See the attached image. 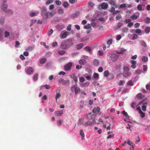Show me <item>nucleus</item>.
<instances>
[{
    "mask_svg": "<svg viewBox=\"0 0 150 150\" xmlns=\"http://www.w3.org/2000/svg\"><path fill=\"white\" fill-rule=\"evenodd\" d=\"M92 119H93V120L92 121H88L86 122L84 120V118H80L79 120L78 124L81 125H83L85 126H91L93 124H94L96 123V122L95 118L93 119V118H92Z\"/></svg>",
    "mask_w": 150,
    "mask_h": 150,
    "instance_id": "1",
    "label": "nucleus"
},
{
    "mask_svg": "<svg viewBox=\"0 0 150 150\" xmlns=\"http://www.w3.org/2000/svg\"><path fill=\"white\" fill-rule=\"evenodd\" d=\"M71 90L72 91H74L75 93L77 95V93L80 92V88L77 87L76 84L73 85L71 88Z\"/></svg>",
    "mask_w": 150,
    "mask_h": 150,
    "instance_id": "2",
    "label": "nucleus"
},
{
    "mask_svg": "<svg viewBox=\"0 0 150 150\" xmlns=\"http://www.w3.org/2000/svg\"><path fill=\"white\" fill-rule=\"evenodd\" d=\"M41 14L43 18L47 19L48 16V12H47L46 9H42Z\"/></svg>",
    "mask_w": 150,
    "mask_h": 150,
    "instance_id": "3",
    "label": "nucleus"
},
{
    "mask_svg": "<svg viewBox=\"0 0 150 150\" xmlns=\"http://www.w3.org/2000/svg\"><path fill=\"white\" fill-rule=\"evenodd\" d=\"M108 6V4L105 2L102 3L100 5H99L98 6V8L99 9L101 7V8L103 10H105L107 9Z\"/></svg>",
    "mask_w": 150,
    "mask_h": 150,
    "instance_id": "4",
    "label": "nucleus"
},
{
    "mask_svg": "<svg viewBox=\"0 0 150 150\" xmlns=\"http://www.w3.org/2000/svg\"><path fill=\"white\" fill-rule=\"evenodd\" d=\"M72 63L69 62L64 66V70L66 71H69L70 70L72 66Z\"/></svg>",
    "mask_w": 150,
    "mask_h": 150,
    "instance_id": "5",
    "label": "nucleus"
},
{
    "mask_svg": "<svg viewBox=\"0 0 150 150\" xmlns=\"http://www.w3.org/2000/svg\"><path fill=\"white\" fill-rule=\"evenodd\" d=\"M59 81L60 83H62L64 85H65L67 83H69V80H65L63 79H60L59 80Z\"/></svg>",
    "mask_w": 150,
    "mask_h": 150,
    "instance_id": "6",
    "label": "nucleus"
},
{
    "mask_svg": "<svg viewBox=\"0 0 150 150\" xmlns=\"http://www.w3.org/2000/svg\"><path fill=\"white\" fill-rule=\"evenodd\" d=\"M7 1V0H3V1L4 4L1 7V9L4 11H6L8 5L5 4Z\"/></svg>",
    "mask_w": 150,
    "mask_h": 150,
    "instance_id": "7",
    "label": "nucleus"
},
{
    "mask_svg": "<svg viewBox=\"0 0 150 150\" xmlns=\"http://www.w3.org/2000/svg\"><path fill=\"white\" fill-rule=\"evenodd\" d=\"M67 47V43L65 42H62L61 45V47L62 49L63 50L66 49Z\"/></svg>",
    "mask_w": 150,
    "mask_h": 150,
    "instance_id": "8",
    "label": "nucleus"
},
{
    "mask_svg": "<svg viewBox=\"0 0 150 150\" xmlns=\"http://www.w3.org/2000/svg\"><path fill=\"white\" fill-rule=\"evenodd\" d=\"M80 13V12L79 11H77L76 13L73 14L71 16V18H74L78 17Z\"/></svg>",
    "mask_w": 150,
    "mask_h": 150,
    "instance_id": "9",
    "label": "nucleus"
},
{
    "mask_svg": "<svg viewBox=\"0 0 150 150\" xmlns=\"http://www.w3.org/2000/svg\"><path fill=\"white\" fill-rule=\"evenodd\" d=\"M100 110L99 107H97L94 108L92 110L93 112L94 113H98Z\"/></svg>",
    "mask_w": 150,
    "mask_h": 150,
    "instance_id": "10",
    "label": "nucleus"
},
{
    "mask_svg": "<svg viewBox=\"0 0 150 150\" xmlns=\"http://www.w3.org/2000/svg\"><path fill=\"white\" fill-rule=\"evenodd\" d=\"M70 77L71 78L73 79L74 81L76 82L78 81V79L77 77L76 76L75 74H73L70 75Z\"/></svg>",
    "mask_w": 150,
    "mask_h": 150,
    "instance_id": "11",
    "label": "nucleus"
},
{
    "mask_svg": "<svg viewBox=\"0 0 150 150\" xmlns=\"http://www.w3.org/2000/svg\"><path fill=\"white\" fill-rule=\"evenodd\" d=\"M72 40L71 39H68L67 40V46L68 47H70L73 45V43L72 42Z\"/></svg>",
    "mask_w": 150,
    "mask_h": 150,
    "instance_id": "12",
    "label": "nucleus"
},
{
    "mask_svg": "<svg viewBox=\"0 0 150 150\" xmlns=\"http://www.w3.org/2000/svg\"><path fill=\"white\" fill-rule=\"evenodd\" d=\"M33 69L32 67H30L27 70L26 72L28 74H30L33 71Z\"/></svg>",
    "mask_w": 150,
    "mask_h": 150,
    "instance_id": "13",
    "label": "nucleus"
},
{
    "mask_svg": "<svg viewBox=\"0 0 150 150\" xmlns=\"http://www.w3.org/2000/svg\"><path fill=\"white\" fill-rule=\"evenodd\" d=\"M63 113V112L62 110L59 111H56L55 112V114L57 116H61Z\"/></svg>",
    "mask_w": 150,
    "mask_h": 150,
    "instance_id": "14",
    "label": "nucleus"
},
{
    "mask_svg": "<svg viewBox=\"0 0 150 150\" xmlns=\"http://www.w3.org/2000/svg\"><path fill=\"white\" fill-rule=\"evenodd\" d=\"M118 55L116 54H113L112 56V60L113 61L115 62L116 61L118 58Z\"/></svg>",
    "mask_w": 150,
    "mask_h": 150,
    "instance_id": "15",
    "label": "nucleus"
},
{
    "mask_svg": "<svg viewBox=\"0 0 150 150\" xmlns=\"http://www.w3.org/2000/svg\"><path fill=\"white\" fill-rule=\"evenodd\" d=\"M86 63V61L84 59H81L79 61V63L81 65L85 64Z\"/></svg>",
    "mask_w": 150,
    "mask_h": 150,
    "instance_id": "16",
    "label": "nucleus"
},
{
    "mask_svg": "<svg viewBox=\"0 0 150 150\" xmlns=\"http://www.w3.org/2000/svg\"><path fill=\"white\" fill-rule=\"evenodd\" d=\"M69 33L68 32H66L64 33L60 37L61 39H64L67 36L69 35Z\"/></svg>",
    "mask_w": 150,
    "mask_h": 150,
    "instance_id": "17",
    "label": "nucleus"
},
{
    "mask_svg": "<svg viewBox=\"0 0 150 150\" xmlns=\"http://www.w3.org/2000/svg\"><path fill=\"white\" fill-rule=\"evenodd\" d=\"M83 43L78 44L76 45V48L78 50L80 49L83 47Z\"/></svg>",
    "mask_w": 150,
    "mask_h": 150,
    "instance_id": "18",
    "label": "nucleus"
},
{
    "mask_svg": "<svg viewBox=\"0 0 150 150\" xmlns=\"http://www.w3.org/2000/svg\"><path fill=\"white\" fill-rule=\"evenodd\" d=\"M90 84V83L88 81H87L84 83H82L81 85V87H85L88 86Z\"/></svg>",
    "mask_w": 150,
    "mask_h": 150,
    "instance_id": "19",
    "label": "nucleus"
},
{
    "mask_svg": "<svg viewBox=\"0 0 150 150\" xmlns=\"http://www.w3.org/2000/svg\"><path fill=\"white\" fill-rule=\"evenodd\" d=\"M46 61L47 59L45 58H43L40 60V62L41 64H44L46 62Z\"/></svg>",
    "mask_w": 150,
    "mask_h": 150,
    "instance_id": "20",
    "label": "nucleus"
},
{
    "mask_svg": "<svg viewBox=\"0 0 150 150\" xmlns=\"http://www.w3.org/2000/svg\"><path fill=\"white\" fill-rule=\"evenodd\" d=\"M131 74L129 72H123V75L124 77H127L128 76H130L131 75Z\"/></svg>",
    "mask_w": 150,
    "mask_h": 150,
    "instance_id": "21",
    "label": "nucleus"
},
{
    "mask_svg": "<svg viewBox=\"0 0 150 150\" xmlns=\"http://www.w3.org/2000/svg\"><path fill=\"white\" fill-rule=\"evenodd\" d=\"M142 104H143V105H147V103L146 102H145V100L144 99H143L141 101L139 102L138 105H139Z\"/></svg>",
    "mask_w": 150,
    "mask_h": 150,
    "instance_id": "22",
    "label": "nucleus"
},
{
    "mask_svg": "<svg viewBox=\"0 0 150 150\" xmlns=\"http://www.w3.org/2000/svg\"><path fill=\"white\" fill-rule=\"evenodd\" d=\"M80 135L81 136V139H83L84 137V134L82 129L80 130Z\"/></svg>",
    "mask_w": 150,
    "mask_h": 150,
    "instance_id": "23",
    "label": "nucleus"
},
{
    "mask_svg": "<svg viewBox=\"0 0 150 150\" xmlns=\"http://www.w3.org/2000/svg\"><path fill=\"white\" fill-rule=\"evenodd\" d=\"M93 62L94 65L95 66H97L98 65L99 63L98 60L96 59L94 60Z\"/></svg>",
    "mask_w": 150,
    "mask_h": 150,
    "instance_id": "24",
    "label": "nucleus"
},
{
    "mask_svg": "<svg viewBox=\"0 0 150 150\" xmlns=\"http://www.w3.org/2000/svg\"><path fill=\"white\" fill-rule=\"evenodd\" d=\"M122 113L123 115L126 116V118L127 119H128V118L129 117V116L128 115L127 113L126 112L125 110L123 111L122 112Z\"/></svg>",
    "mask_w": 150,
    "mask_h": 150,
    "instance_id": "25",
    "label": "nucleus"
},
{
    "mask_svg": "<svg viewBox=\"0 0 150 150\" xmlns=\"http://www.w3.org/2000/svg\"><path fill=\"white\" fill-rule=\"evenodd\" d=\"M66 53L65 51L64 50H59L58 51V53L60 55H63Z\"/></svg>",
    "mask_w": 150,
    "mask_h": 150,
    "instance_id": "26",
    "label": "nucleus"
},
{
    "mask_svg": "<svg viewBox=\"0 0 150 150\" xmlns=\"http://www.w3.org/2000/svg\"><path fill=\"white\" fill-rule=\"evenodd\" d=\"M3 33V29H0V40H2V36Z\"/></svg>",
    "mask_w": 150,
    "mask_h": 150,
    "instance_id": "27",
    "label": "nucleus"
},
{
    "mask_svg": "<svg viewBox=\"0 0 150 150\" xmlns=\"http://www.w3.org/2000/svg\"><path fill=\"white\" fill-rule=\"evenodd\" d=\"M138 105H137L136 103L134 102H133L131 104V107L133 108H135Z\"/></svg>",
    "mask_w": 150,
    "mask_h": 150,
    "instance_id": "28",
    "label": "nucleus"
},
{
    "mask_svg": "<svg viewBox=\"0 0 150 150\" xmlns=\"http://www.w3.org/2000/svg\"><path fill=\"white\" fill-rule=\"evenodd\" d=\"M142 60L143 62H145L148 61V58L146 57L143 56L142 57Z\"/></svg>",
    "mask_w": 150,
    "mask_h": 150,
    "instance_id": "29",
    "label": "nucleus"
},
{
    "mask_svg": "<svg viewBox=\"0 0 150 150\" xmlns=\"http://www.w3.org/2000/svg\"><path fill=\"white\" fill-rule=\"evenodd\" d=\"M84 49L86 51H87L88 52H90V53H91V50L89 47L88 46L84 48Z\"/></svg>",
    "mask_w": 150,
    "mask_h": 150,
    "instance_id": "30",
    "label": "nucleus"
},
{
    "mask_svg": "<svg viewBox=\"0 0 150 150\" xmlns=\"http://www.w3.org/2000/svg\"><path fill=\"white\" fill-rule=\"evenodd\" d=\"M144 21L146 23H149L150 22V18L147 17L144 19Z\"/></svg>",
    "mask_w": 150,
    "mask_h": 150,
    "instance_id": "31",
    "label": "nucleus"
},
{
    "mask_svg": "<svg viewBox=\"0 0 150 150\" xmlns=\"http://www.w3.org/2000/svg\"><path fill=\"white\" fill-rule=\"evenodd\" d=\"M109 4L112 6H115L116 4L115 2L113 0H110L108 2Z\"/></svg>",
    "mask_w": 150,
    "mask_h": 150,
    "instance_id": "32",
    "label": "nucleus"
},
{
    "mask_svg": "<svg viewBox=\"0 0 150 150\" xmlns=\"http://www.w3.org/2000/svg\"><path fill=\"white\" fill-rule=\"evenodd\" d=\"M142 94L141 93H139L137 95V98L138 99H142Z\"/></svg>",
    "mask_w": 150,
    "mask_h": 150,
    "instance_id": "33",
    "label": "nucleus"
},
{
    "mask_svg": "<svg viewBox=\"0 0 150 150\" xmlns=\"http://www.w3.org/2000/svg\"><path fill=\"white\" fill-rule=\"evenodd\" d=\"M131 18L132 19L134 20L137 19V15L135 14H133L131 16Z\"/></svg>",
    "mask_w": 150,
    "mask_h": 150,
    "instance_id": "34",
    "label": "nucleus"
},
{
    "mask_svg": "<svg viewBox=\"0 0 150 150\" xmlns=\"http://www.w3.org/2000/svg\"><path fill=\"white\" fill-rule=\"evenodd\" d=\"M61 94L59 93H58L56 94L55 98H56V102H57V99L58 98H59L61 96Z\"/></svg>",
    "mask_w": 150,
    "mask_h": 150,
    "instance_id": "35",
    "label": "nucleus"
},
{
    "mask_svg": "<svg viewBox=\"0 0 150 150\" xmlns=\"http://www.w3.org/2000/svg\"><path fill=\"white\" fill-rule=\"evenodd\" d=\"M69 4L67 2H66V1L64 2L63 3V6L64 8H67V7H68V6H69Z\"/></svg>",
    "mask_w": 150,
    "mask_h": 150,
    "instance_id": "36",
    "label": "nucleus"
},
{
    "mask_svg": "<svg viewBox=\"0 0 150 150\" xmlns=\"http://www.w3.org/2000/svg\"><path fill=\"white\" fill-rule=\"evenodd\" d=\"M38 74H35L33 77V79L35 81H36L38 79Z\"/></svg>",
    "mask_w": 150,
    "mask_h": 150,
    "instance_id": "37",
    "label": "nucleus"
},
{
    "mask_svg": "<svg viewBox=\"0 0 150 150\" xmlns=\"http://www.w3.org/2000/svg\"><path fill=\"white\" fill-rule=\"evenodd\" d=\"M145 31L146 33H149L150 31V27H146L145 29Z\"/></svg>",
    "mask_w": 150,
    "mask_h": 150,
    "instance_id": "38",
    "label": "nucleus"
},
{
    "mask_svg": "<svg viewBox=\"0 0 150 150\" xmlns=\"http://www.w3.org/2000/svg\"><path fill=\"white\" fill-rule=\"evenodd\" d=\"M104 75L105 76L107 77L109 75V73L108 70H106L105 71L104 73Z\"/></svg>",
    "mask_w": 150,
    "mask_h": 150,
    "instance_id": "39",
    "label": "nucleus"
},
{
    "mask_svg": "<svg viewBox=\"0 0 150 150\" xmlns=\"http://www.w3.org/2000/svg\"><path fill=\"white\" fill-rule=\"evenodd\" d=\"M53 31L52 29H50L48 31V35L49 36L51 35L53 33Z\"/></svg>",
    "mask_w": 150,
    "mask_h": 150,
    "instance_id": "40",
    "label": "nucleus"
},
{
    "mask_svg": "<svg viewBox=\"0 0 150 150\" xmlns=\"http://www.w3.org/2000/svg\"><path fill=\"white\" fill-rule=\"evenodd\" d=\"M10 33L9 32L6 31L4 34V36L5 38H7L10 35Z\"/></svg>",
    "mask_w": 150,
    "mask_h": 150,
    "instance_id": "41",
    "label": "nucleus"
},
{
    "mask_svg": "<svg viewBox=\"0 0 150 150\" xmlns=\"http://www.w3.org/2000/svg\"><path fill=\"white\" fill-rule=\"evenodd\" d=\"M91 26L89 24H87L85 25L84 28L85 29H88L91 28Z\"/></svg>",
    "mask_w": 150,
    "mask_h": 150,
    "instance_id": "42",
    "label": "nucleus"
},
{
    "mask_svg": "<svg viewBox=\"0 0 150 150\" xmlns=\"http://www.w3.org/2000/svg\"><path fill=\"white\" fill-rule=\"evenodd\" d=\"M112 42V39H110L108 40L107 42V44L109 45L111 44Z\"/></svg>",
    "mask_w": 150,
    "mask_h": 150,
    "instance_id": "43",
    "label": "nucleus"
},
{
    "mask_svg": "<svg viewBox=\"0 0 150 150\" xmlns=\"http://www.w3.org/2000/svg\"><path fill=\"white\" fill-rule=\"evenodd\" d=\"M141 115V118H143L145 116V114L144 112H143L142 111L139 113Z\"/></svg>",
    "mask_w": 150,
    "mask_h": 150,
    "instance_id": "44",
    "label": "nucleus"
},
{
    "mask_svg": "<svg viewBox=\"0 0 150 150\" xmlns=\"http://www.w3.org/2000/svg\"><path fill=\"white\" fill-rule=\"evenodd\" d=\"M146 105H144L142 107V110H143L144 111H146Z\"/></svg>",
    "mask_w": 150,
    "mask_h": 150,
    "instance_id": "45",
    "label": "nucleus"
},
{
    "mask_svg": "<svg viewBox=\"0 0 150 150\" xmlns=\"http://www.w3.org/2000/svg\"><path fill=\"white\" fill-rule=\"evenodd\" d=\"M143 71L145 72L146 71L147 69V67L146 65H143Z\"/></svg>",
    "mask_w": 150,
    "mask_h": 150,
    "instance_id": "46",
    "label": "nucleus"
},
{
    "mask_svg": "<svg viewBox=\"0 0 150 150\" xmlns=\"http://www.w3.org/2000/svg\"><path fill=\"white\" fill-rule=\"evenodd\" d=\"M58 13L59 14H63L64 13V11L62 9H59L58 10Z\"/></svg>",
    "mask_w": 150,
    "mask_h": 150,
    "instance_id": "47",
    "label": "nucleus"
},
{
    "mask_svg": "<svg viewBox=\"0 0 150 150\" xmlns=\"http://www.w3.org/2000/svg\"><path fill=\"white\" fill-rule=\"evenodd\" d=\"M141 44L144 47H146V43L144 41H142L141 42Z\"/></svg>",
    "mask_w": 150,
    "mask_h": 150,
    "instance_id": "48",
    "label": "nucleus"
},
{
    "mask_svg": "<svg viewBox=\"0 0 150 150\" xmlns=\"http://www.w3.org/2000/svg\"><path fill=\"white\" fill-rule=\"evenodd\" d=\"M122 25V24L121 23H119L117 24V29H118L120 28Z\"/></svg>",
    "mask_w": 150,
    "mask_h": 150,
    "instance_id": "49",
    "label": "nucleus"
},
{
    "mask_svg": "<svg viewBox=\"0 0 150 150\" xmlns=\"http://www.w3.org/2000/svg\"><path fill=\"white\" fill-rule=\"evenodd\" d=\"M115 11V8L113 7H112L109 9V11L111 12H114Z\"/></svg>",
    "mask_w": 150,
    "mask_h": 150,
    "instance_id": "50",
    "label": "nucleus"
},
{
    "mask_svg": "<svg viewBox=\"0 0 150 150\" xmlns=\"http://www.w3.org/2000/svg\"><path fill=\"white\" fill-rule=\"evenodd\" d=\"M33 47H29L27 48V49H26V50H28L29 51H31L33 50Z\"/></svg>",
    "mask_w": 150,
    "mask_h": 150,
    "instance_id": "51",
    "label": "nucleus"
},
{
    "mask_svg": "<svg viewBox=\"0 0 150 150\" xmlns=\"http://www.w3.org/2000/svg\"><path fill=\"white\" fill-rule=\"evenodd\" d=\"M123 69L124 70L126 71H128L129 70L128 67L126 66L124 67Z\"/></svg>",
    "mask_w": 150,
    "mask_h": 150,
    "instance_id": "52",
    "label": "nucleus"
},
{
    "mask_svg": "<svg viewBox=\"0 0 150 150\" xmlns=\"http://www.w3.org/2000/svg\"><path fill=\"white\" fill-rule=\"evenodd\" d=\"M79 81L80 82H83L85 81V79L83 77H81L79 78Z\"/></svg>",
    "mask_w": 150,
    "mask_h": 150,
    "instance_id": "53",
    "label": "nucleus"
},
{
    "mask_svg": "<svg viewBox=\"0 0 150 150\" xmlns=\"http://www.w3.org/2000/svg\"><path fill=\"white\" fill-rule=\"evenodd\" d=\"M135 32L139 34L141 33V30L140 29H137L135 30Z\"/></svg>",
    "mask_w": 150,
    "mask_h": 150,
    "instance_id": "54",
    "label": "nucleus"
},
{
    "mask_svg": "<svg viewBox=\"0 0 150 150\" xmlns=\"http://www.w3.org/2000/svg\"><path fill=\"white\" fill-rule=\"evenodd\" d=\"M146 87L147 90H150V84H148L146 85Z\"/></svg>",
    "mask_w": 150,
    "mask_h": 150,
    "instance_id": "55",
    "label": "nucleus"
},
{
    "mask_svg": "<svg viewBox=\"0 0 150 150\" xmlns=\"http://www.w3.org/2000/svg\"><path fill=\"white\" fill-rule=\"evenodd\" d=\"M4 19L3 18H0V22L1 24H2L4 22Z\"/></svg>",
    "mask_w": 150,
    "mask_h": 150,
    "instance_id": "56",
    "label": "nucleus"
},
{
    "mask_svg": "<svg viewBox=\"0 0 150 150\" xmlns=\"http://www.w3.org/2000/svg\"><path fill=\"white\" fill-rule=\"evenodd\" d=\"M126 7V4H121L119 7L121 8H123Z\"/></svg>",
    "mask_w": 150,
    "mask_h": 150,
    "instance_id": "57",
    "label": "nucleus"
},
{
    "mask_svg": "<svg viewBox=\"0 0 150 150\" xmlns=\"http://www.w3.org/2000/svg\"><path fill=\"white\" fill-rule=\"evenodd\" d=\"M121 18V16L120 14H118L116 16V18L117 20H119Z\"/></svg>",
    "mask_w": 150,
    "mask_h": 150,
    "instance_id": "58",
    "label": "nucleus"
},
{
    "mask_svg": "<svg viewBox=\"0 0 150 150\" xmlns=\"http://www.w3.org/2000/svg\"><path fill=\"white\" fill-rule=\"evenodd\" d=\"M67 30L70 31L71 30V25H69L67 27Z\"/></svg>",
    "mask_w": 150,
    "mask_h": 150,
    "instance_id": "59",
    "label": "nucleus"
},
{
    "mask_svg": "<svg viewBox=\"0 0 150 150\" xmlns=\"http://www.w3.org/2000/svg\"><path fill=\"white\" fill-rule=\"evenodd\" d=\"M140 26V24L139 23H136L134 25V27L136 28L139 27Z\"/></svg>",
    "mask_w": 150,
    "mask_h": 150,
    "instance_id": "60",
    "label": "nucleus"
},
{
    "mask_svg": "<svg viewBox=\"0 0 150 150\" xmlns=\"http://www.w3.org/2000/svg\"><path fill=\"white\" fill-rule=\"evenodd\" d=\"M57 45V43L56 42H54L52 43V45L53 47H56Z\"/></svg>",
    "mask_w": 150,
    "mask_h": 150,
    "instance_id": "61",
    "label": "nucleus"
},
{
    "mask_svg": "<svg viewBox=\"0 0 150 150\" xmlns=\"http://www.w3.org/2000/svg\"><path fill=\"white\" fill-rule=\"evenodd\" d=\"M127 85L128 86H132L133 85V83L132 81H129L127 83Z\"/></svg>",
    "mask_w": 150,
    "mask_h": 150,
    "instance_id": "62",
    "label": "nucleus"
},
{
    "mask_svg": "<svg viewBox=\"0 0 150 150\" xmlns=\"http://www.w3.org/2000/svg\"><path fill=\"white\" fill-rule=\"evenodd\" d=\"M137 9L139 11H141L142 9V6L140 5H139L137 6Z\"/></svg>",
    "mask_w": 150,
    "mask_h": 150,
    "instance_id": "63",
    "label": "nucleus"
},
{
    "mask_svg": "<svg viewBox=\"0 0 150 150\" xmlns=\"http://www.w3.org/2000/svg\"><path fill=\"white\" fill-rule=\"evenodd\" d=\"M128 30V29L126 28H124L122 29V31L124 32H127Z\"/></svg>",
    "mask_w": 150,
    "mask_h": 150,
    "instance_id": "64",
    "label": "nucleus"
}]
</instances>
